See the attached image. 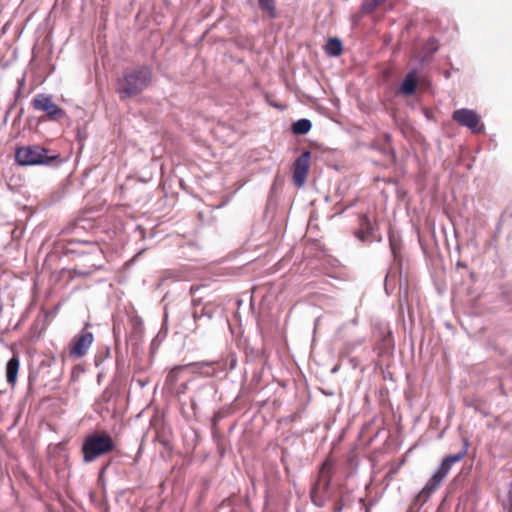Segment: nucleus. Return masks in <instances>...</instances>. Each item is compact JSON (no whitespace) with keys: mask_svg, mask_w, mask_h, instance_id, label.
<instances>
[{"mask_svg":"<svg viewBox=\"0 0 512 512\" xmlns=\"http://www.w3.org/2000/svg\"><path fill=\"white\" fill-rule=\"evenodd\" d=\"M152 81V70L148 66H138L123 73L118 79L116 91L121 100L134 97L145 90Z\"/></svg>","mask_w":512,"mask_h":512,"instance_id":"nucleus-1","label":"nucleus"},{"mask_svg":"<svg viewBox=\"0 0 512 512\" xmlns=\"http://www.w3.org/2000/svg\"><path fill=\"white\" fill-rule=\"evenodd\" d=\"M343 507H344V503H343V500L342 499H339L334 507H333V512H341L343 510Z\"/></svg>","mask_w":512,"mask_h":512,"instance_id":"nucleus-24","label":"nucleus"},{"mask_svg":"<svg viewBox=\"0 0 512 512\" xmlns=\"http://www.w3.org/2000/svg\"><path fill=\"white\" fill-rule=\"evenodd\" d=\"M81 263L68 271L69 278L87 277L103 266L104 252L97 242H85Z\"/></svg>","mask_w":512,"mask_h":512,"instance_id":"nucleus-2","label":"nucleus"},{"mask_svg":"<svg viewBox=\"0 0 512 512\" xmlns=\"http://www.w3.org/2000/svg\"><path fill=\"white\" fill-rule=\"evenodd\" d=\"M445 477L446 476L444 474L437 470L430 479L432 480V482L436 483V485H440Z\"/></svg>","mask_w":512,"mask_h":512,"instance_id":"nucleus-22","label":"nucleus"},{"mask_svg":"<svg viewBox=\"0 0 512 512\" xmlns=\"http://www.w3.org/2000/svg\"><path fill=\"white\" fill-rule=\"evenodd\" d=\"M417 85H418L417 72L415 70L410 71L406 75L405 79L402 82V85L400 87V92L403 95H407V96L412 95L415 92Z\"/></svg>","mask_w":512,"mask_h":512,"instance_id":"nucleus-13","label":"nucleus"},{"mask_svg":"<svg viewBox=\"0 0 512 512\" xmlns=\"http://www.w3.org/2000/svg\"><path fill=\"white\" fill-rule=\"evenodd\" d=\"M57 156H49L48 150L40 145L18 147L15 151V161L20 166L49 164Z\"/></svg>","mask_w":512,"mask_h":512,"instance_id":"nucleus-4","label":"nucleus"},{"mask_svg":"<svg viewBox=\"0 0 512 512\" xmlns=\"http://www.w3.org/2000/svg\"><path fill=\"white\" fill-rule=\"evenodd\" d=\"M316 489V487L311 491V494L313 495L314 494V490Z\"/></svg>","mask_w":512,"mask_h":512,"instance_id":"nucleus-27","label":"nucleus"},{"mask_svg":"<svg viewBox=\"0 0 512 512\" xmlns=\"http://www.w3.org/2000/svg\"><path fill=\"white\" fill-rule=\"evenodd\" d=\"M438 486L439 485H436V483L432 482V480L429 479V481L426 483L423 489L416 496L415 501L425 503L428 500V498L432 495V493L438 488Z\"/></svg>","mask_w":512,"mask_h":512,"instance_id":"nucleus-16","label":"nucleus"},{"mask_svg":"<svg viewBox=\"0 0 512 512\" xmlns=\"http://www.w3.org/2000/svg\"><path fill=\"white\" fill-rule=\"evenodd\" d=\"M116 449V443L107 432H95L85 437L82 445L83 461L90 463Z\"/></svg>","mask_w":512,"mask_h":512,"instance_id":"nucleus-3","label":"nucleus"},{"mask_svg":"<svg viewBox=\"0 0 512 512\" xmlns=\"http://www.w3.org/2000/svg\"><path fill=\"white\" fill-rule=\"evenodd\" d=\"M234 364H235V360H234V359H232V361H231V368H233V367H234Z\"/></svg>","mask_w":512,"mask_h":512,"instance_id":"nucleus-26","label":"nucleus"},{"mask_svg":"<svg viewBox=\"0 0 512 512\" xmlns=\"http://www.w3.org/2000/svg\"><path fill=\"white\" fill-rule=\"evenodd\" d=\"M94 341V335L87 329H82L70 342L69 355L74 358L84 357Z\"/></svg>","mask_w":512,"mask_h":512,"instance_id":"nucleus-7","label":"nucleus"},{"mask_svg":"<svg viewBox=\"0 0 512 512\" xmlns=\"http://www.w3.org/2000/svg\"><path fill=\"white\" fill-rule=\"evenodd\" d=\"M342 49V43L338 38H330L325 45V52L330 56H339Z\"/></svg>","mask_w":512,"mask_h":512,"instance_id":"nucleus-18","label":"nucleus"},{"mask_svg":"<svg viewBox=\"0 0 512 512\" xmlns=\"http://www.w3.org/2000/svg\"><path fill=\"white\" fill-rule=\"evenodd\" d=\"M388 238L391 252L394 256V259L397 260L402 249L401 239L392 230L389 231Z\"/></svg>","mask_w":512,"mask_h":512,"instance_id":"nucleus-17","label":"nucleus"},{"mask_svg":"<svg viewBox=\"0 0 512 512\" xmlns=\"http://www.w3.org/2000/svg\"><path fill=\"white\" fill-rule=\"evenodd\" d=\"M205 366H207V364H204V363H188V364H185V365L175 366L168 373V375L166 377V382L169 383L170 385H175L177 383L178 379H179L180 373L182 371L188 369V367L203 368Z\"/></svg>","mask_w":512,"mask_h":512,"instance_id":"nucleus-15","label":"nucleus"},{"mask_svg":"<svg viewBox=\"0 0 512 512\" xmlns=\"http://www.w3.org/2000/svg\"><path fill=\"white\" fill-rule=\"evenodd\" d=\"M403 463H404V460H402V462L399 465L391 468L386 477L391 479L394 475H396Z\"/></svg>","mask_w":512,"mask_h":512,"instance_id":"nucleus-23","label":"nucleus"},{"mask_svg":"<svg viewBox=\"0 0 512 512\" xmlns=\"http://www.w3.org/2000/svg\"><path fill=\"white\" fill-rule=\"evenodd\" d=\"M312 124L308 119H300L293 123L292 132L296 135L307 134L311 130Z\"/></svg>","mask_w":512,"mask_h":512,"instance_id":"nucleus-19","label":"nucleus"},{"mask_svg":"<svg viewBox=\"0 0 512 512\" xmlns=\"http://www.w3.org/2000/svg\"><path fill=\"white\" fill-rule=\"evenodd\" d=\"M311 153L304 151L293 163V182L297 188H302L307 180L310 169Z\"/></svg>","mask_w":512,"mask_h":512,"instance_id":"nucleus-8","label":"nucleus"},{"mask_svg":"<svg viewBox=\"0 0 512 512\" xmlns=\"http://www.w3.org/2000/svg\"><path fill=\"white\" fill-rule=\"evenodd\" d=\"M378 229L377 223H372L366 214L359 216V228L356 231V237L361 241L377 240L380 241L381 237L376 235Z\"/></svg>","mask_w":512,"mask_h":512,"instance_id":"nucleus-9","label":"nucleus"},{"mask_svg":"<svg viewBox=\"0 0 512 512\" xmlns=\"http://www.w3.org/2000/svg\"><path fill=\"white\" fill-rule=\"evenodd\" d=\"M452 119L459 125L469 128L473 133H481L484 130L480 116L474 110L466 108L455 110Z\"/></svg>","mask_w":512,"mask_h":512,"instance_id":"nucleus-6","label":"nucleus"},{"mask_svg":"<svg viewBox=\"0 0 512 512\" xmlns=\"http://www.w3.org/2000/svg\"><path fill=\"white\" fill-rule=\"evenodd\" d=\"M259 7L268 12L270 17L276 16L275 0H258Z\"/></svg>","mask_w":512,"mask_h":512,"instance_id":"nucleus-21","label":"nucleus"},{"mask_svg":"<svg viewBox=\"0 0 512 512\" xmlns=\"http://www.w3.org/2000/svg\"><path fill=\"white\" fill-rule=\"evenodd\" d=\"M34 110L45 112L46 116L53 121L60 120L65 117V111L53 102L51 95L43 93L37 94L31 101Z\"/></svg>","mask_w":512,"mask_h":512,"instance_id":"nucleus-5","label":"nucleus"},{"mask_svg":"<svg viewBox=\"0 0 512 512\" xmlns=\"http://www.w3.org/2000/svg\"><path fill=\"white\" fill-rule=\"evenodd\" d=\"M200 363L207 364V366H205L203 368L188 367V369H190L192 373L198 374V375L204 376V377H212L216 374V372L218 370L219 371L225 370V365L222 364L220 361H212V362L201 361Z\"/></svg>","mask_w":512,"mask_h":512,"instance_id":"nucleus-12","label":"nucleus"},{"mask_svg":"<svg viewBox=\"0 0 512 512\" xmlns=\"http://www.w3.org/2000/svg\"><path fill=\"white\" fill-rule=\"evenodd\" d=\"M160 442H161L164 446H168V441H167V440H160Z\"/></svg>","mask_w":512,"mask_h":512,"instance_id":"nucleus-25","label":"nucleus"},{"mask_svg":"<svg viewBox=\"0 0 512 512\" xmlns=\"http://www.w3.org/2000/svg\"><path fill=\"white\" fill-rule=\"evenodd\" d=\"M333 467V459L327 458L320 467L318 482L316 485H322L325 490L329 488L332 479Z\"/></svg>","mask_w":512,"mask_h":512,"instance_id":"nucleus-11","label":"nucleus"},{"mask_svg":"<svg viewBox=\"0 0 512 512\" xmlns=\"http://www.w3.org/2000/svg\"><path fill=\"white\" fill-rule=\"evenodd\" d=\"M386 0H363L361 11L364 14L372 13L378 6L382 5Z\"/></svg>","mask_w":512,"mask_h":512,"instance_id":"nucleus-20","label":"nucleus"},{"mask_svg":"<svg viewBox=\"0 0 512 512\" xmlns=\"http://www.w3.org/2000/svg\"><path fill=\"white\" fill-rule=\"evenodd\" d=\"M467 448H468V441L465 440L463 449L456 454L446 456L442 460L441 465L438 468V471L441 472L442 474H444L445 476H447L452 465L460 462L466 456Z\"/></svg>","mask_w":512,"mask_h":512,"instance_id":"nucleus-10","label":"nucleus"},{"mask_svg":"<svg viewBox=\"0 0 512 512\" xmlns=\"http://www.w3.org/2000/svg\"><path fill=\"white\" fill-rule=\"evenodd\" d=\"M20 367V361L17 355H14L6 365V378L11 386H15Z\"/></svg>","mask_w":512,"mask_h":512,"instance_id":"nucleus-14","label":"nucleus"}]
</instances>
